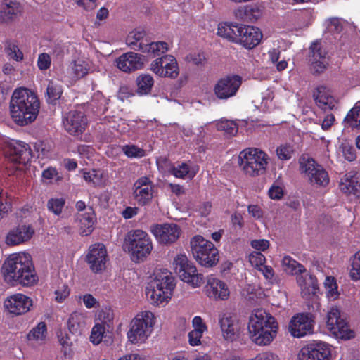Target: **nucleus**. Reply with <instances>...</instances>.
<instances>
[{
    "mask_svg": "<svg viewBox=\"0 0 360 360\" xmlns=\"http://www.w3.org/2000/svg\"><path fill=\"white\" fill-rule=\"evenodd\" d=\"M1 273L4 281L13 286H32L38 281L32 257L25 251L9 255L1 266Z\"/></svg>",
    "mask_w": 360,
    "mask_h": 360,
    "instance_id": "obj_1",
    "label": "nucleus"
},
{
    "mask_svg": "<svg viewBox=\"0 0 360 360\" xmlns=\"http://www.w3.org/2000/svg\"><path fill=\"white\" fill-rule=\"evenodd\" d=\"M40 101L33 91L20 87L12 94L9 111L12 120L19 126H26L34 122L39 115Z\"/></svg>",
    "mask_w": 360,
    "mask_h": 360,
    "instance_id": "obj_2",
    "label": "nucleus"
},
{
    "mask_svg": "<svg viewBox=\"0 0 360 360\" xmlns=\"http://www.w3.org/2000/svg\"><path fill=\"white\" fill-rule=\"evenodd\" d=\"M248 331L252 342L258 346H267L276 338L278 323L270 313L258 309L254 310L249 317Z\"/></svg>",
    "mask_w": 360,
    "mask_h": 360,
    "instance_id": "obj_3",
    "label": "nucleus"
},
{
    "mask_svg": "<svg viewBox=\"0 0 360 360\" xmlns=\"http://www.w3.org/2000/svg\"><path fill=\"white\" fill-rule=\"evenodd\" d=\"M175 287L176 279L170 271H157L145 288L146 300L154 307H165L172 300Z\"/></svg>",
    "mask_w": 360,
    "mask_h": 360,
    "instance_id": "obj_4",
    "label": "nucleus"
},
{
    "mask_svg": "<svg viewBox=\"0 0 360 360\" xmlns=\"http://www.w3.org/2000/svg\"><path fill=\"white\" fill-rule=\"evenodd\" d=\"M155 323L156 317L153 311H139L129 322L127 333L128 341L137 346L146 343L154 330Z\"/></svg>",
    "mask_w": 360,
    "mask_h": 360,
    "instance_id": "obj_5",
    "label": "nucleus"
},
{
    "mask_svg": "<svg viewBox=\"0 0 360 360\" xmlns=\"http://www.w3.org/2000/svg\"><path fill=\"white\" fill-rule=\"evenodd\" d=\"M269 155L257 148H248L238 155V165L245 175L257 177L266 173L269 165Z\"/></svg>",
    "mask_w": 360,
    "mask_h": 360,
    "instance_id": "obj_6",
    "label": "nucleus"
},
{
    "mask_svg": "<svg viewBox=\"0 0 360 360\" xmlns=\"http://www.w3.org/2000/svg\"><path fill=\"white\" fill-rule=\"evenodd\" d=\"M124 248L134 261H143L153 248L149 235L141 229L131 230L127 233L124 240Z\"/></svg>",
    "mask_w": 360,
    "mask_h": 360,
    "instance_id": "obj_7",
    "label": "nucleus"
},
{
    "mask_svg": "<svg viewBox=\"0 0 360 360\" xmlns=\"http://www.w3.org/2000/svg\"><path fill=\"white\" fill-rule=\"evenodd\" d=\"M191 250L195 259L205 267H211L219 261V252L214 244L200 235L193 236L190 241Z\"/></svg>",
    "mask_w": 360,
    "mask_h": 360,
    "instance_id": "obj_8",
    "label": "nucleus"
},
{
    "mask_svg": "<svg viewBox=\"0 0 360 360\" xmlns=\"http://www.w3.org/2000/svg\"><path fill=\"white\" fill-rule=\"evenodd\" d=\"M0 146L6 157L12 162L18 164L17 170H22L31 158L28 145L21 141L0 136Z\"/></svg>",
    "mask_w": 360,
    "mask_h": 360,
    "instance_id": "obj_9",
    "label": "nucleus"
},
{
    "mask_svg": "<svg viewBox=\"0 0 360 360\" xmlns=\"http://www.w3.org/2000/svg\"><path fill=\"white\" fill-rule=\"evenodd\" d=\"M300 173L316 188H326L330 179L325 169L308 155H303L299 159Z\"/></svg>",
    "mask_w": 360,
    "mask_h": 360,
    "instance_id": "obj_10",
    "label": "nucleus"
},
{
    "mask_svg": "<svg viewBox=\"0 0 360 360\" xmlns=\"http://www.w3.org/2000/svg\"><path fill=\"white\" fill-rule=\"evenodd\" d=\"M324 319L326 328L333 337L342 340H349L354 337V332L350 329L346 320L341 316L338 307H329Z\"/></svg>",
    "mask_w": 360,
    "mask_h": 360,
    "instance_id": "obj_11",
    "label": "nucleus"
},
{
    "mask_svg": "<svg viewBox=\"0 0 360 360\" xmlns=\"http://www.w3.org/2000/svg\"><path fill=\"white\" fill-rule=\"evenodd\" d=\"M33 305L34 301L32 297L22 292H15L5 298L3 307L7 316L15 318L29 313Z\"/></svg>",
    "mask_w": 360,
    "mask_h": 360,
    "instance_id": "obj_12",
    "label": "nucleus"
},
{
    "mask_svg": "<svg viewBox=\"0 0 360 360\" xmlns=\"http://www.w3.org/2000/svg\"><path fill=\"white\" fill-rule=\"evenodd\" d=\"M333 347L323 341H313L301 348L298 360H331Z\"/></svg>",
    "mask_w": 360,
    "mask_h": 360,
    "instance_id": "obj_13",
    "label": "nucleus"
},
{
    "mask_svg": "<svg viewBox=\"0 0 360 360\" xmlns=\"http://www.w3.org/2000/svg\"><path fill=\"white\" fill-rule=\"evenodd\" d=\"M150 70L160 77L175 79L179 74L178 63L172 55H165L153 60Z\"/></svg>",
    "mask_w": 360,
    "mask_h": 360,
    "instance_id": "obj_14",
    "label": "nucleus"
},
{
    "mask_svg": "<svg viewBox=\"0 0 360 360\" xmlns=\"http://www.w3.org/2000/svg\"><path fill=\"white\" fill-rule=\"evenodd\" d=\"M314 319L308 313H299L294 315L290 320L288 331L295 338H301L313 333Z\"/></svg>",
    "mask_w": 360,
    "mask_h": 360,
    "instance_id": "obj_15",
    "label": "nucleus"
},
{
    "mask_svg": "<svg viewBox=\"0 0 360 360\" xmlns=\"http://www.w3.org/2000/svg\"><path fill=\"white\" fill-rule=\"evenodd\" d=\"M34 226L28 223H19L8 230L5 237L8 246H18L29 242L34 236Z\"/></svg>",
    "mask_w": 360,
    "mask_h": 360,
    "instance_id": "obj_16",
    "label": "nucleus"
},
{
    "mask_svg": "<svg viewBox=\"0 0 360 360\" xmlns=\"http://www.w3.org/2000/svg\"><path fill=\"white\" fill-rule=\"evenodd\" d=\"M150 231L156 240L162 245L175 243L181 233L180 226L174 223L153 224L150 226Z\"/></svg>",
    "mask_w": 360,
    "mask_h": 360,
    "instance_id": "obj_17",
    "label": "nucleus"
},
{
    "mask_svg": "<svg viewBox=\"0 0 360 360\" xmlns=\"http://www.w3.org/2000/svg\"><path fill=\"white\" fill-rule=\"evenodd\" d=\"M90 69L87 60L84 58H77L70 63L68 66L64 69L60 77L63 82L70 84L85 77Z\"/></svg>",
    "mask_w": 360,
    "mask_h": 360,
    "instance_id": "obj_18",
    "label": "nucleus"
},
{
    "mask_svg": "<svg viewBox=\"0 0 360 360\" xmlns=\"http://www.w3.org/2000/svg\"><path fill=\"white\" fill-rule=\"evenodd\" d=\"M242 84L238 75H229L220 79L214 88V94L219 99H227L236 95Z\"/></svg>",
    "mask_w": 360,
    "mask_h": 360,
    "instance_id": "obj_19",
    "label": "nucleus"
},
{
    "mask_svg": "<svg viewBox=\"0 0 360 360\" xmlns=\"http://www.w3.org/2000/svg\"><path fill=\"white\" fill-rule=\"evenodd\" d=\"M311 68L317 73L323 72L328 65V53L321 41L311 43L309 56Z\"/></svg>",
    "mask_w": 360,
    "mask_h": 360,
    "instance_id": "obj_20",
    "label": "nucleus"
},
{
    "mask_svg": "<svg viewBox=\"0 0 360 360\" xmlns=\"http://www.w3.org/2000/svg\"><path fill=\"white\" fill-rule=\"evenodd\" d=\"M107 250L102 243H96L89 247L86 262L92 271L99 273L106 267Z\"/></svg>",
    "mask_w": 360,
    "mask_h": 360,
    "instance_id": "obj_21",
    "label": "nucleus"
},
{
    "mask_svg": "<svg viewBox=\"0 0 360 360\" xmlns=\"http://www.w3.org/2000/svg\"><path fill=\"white\" fill-rule=\"evenodd\" d=\"M153 184L146 176L137 179L133 186V196L139 205L148 204L153 198Z\"/></svg>",
    "mask_w": 360,
    "mask_h": 360,
    "instance_id": "obj_22",
    "label": "nucleus"
},
{
    "mask_svg": "<svg viewBox=\"0 0 360 360\" xmlns=\"http://www.w3.org/2000/svg\"><path fill=\"white\" fill-rule=\"evenodd\" d=\"M63 124L70 134L79 136L84 131L87 121L82 112L71 110L64 117Z\"/></svg>",
    "mask_w": 360,
    "mask_h": 360,
    "instance_id": "obj_23",
    "label": "nucleus"
},
{
    "mask_svg": "<svg viewBox=\"0 0 360 360\" xmlns=\"http://www.w3.org/2000/svg\"><path fill=\"white\" fill-rule=\"evenodd\" d=\"M218 322L222 336L226 340L233 341L238 337L240 325L233 314L230 312H223L219 315Z\"/></svg>",
    "mask_w": 360,
    "mask_h": 360,
    "instance_id": "obj_24",
    "label": "nucleus"
},
{
    "mask_svg": "<svg viewBox=\"0 0 360 360\" xmlns=\"http://www.w3.org/2000/svg\"><path fill=\"white\" fill-rule=\"evenodd\" d=\"M146 61L144 56L134 52H127L116 59V65L121 71L131 72L141 69Z\"/></svg>",
    "mask_w": 360,
    "mask_h": 360,
    "instance_id": "obj_25",
    "label": "nucleus"
},
{
    "mask_svg": "<svg viewBox=\"0 0 360 360\" xmlns=\"http://www.w3.org/2000/svg\"><path fill=\"white\" fill-rule=\"evenodd\" d=\"M205 292L208 297L213 300H226L230 295L227 285L219 278L210 276L207 278Z\"/></svg>",
    "mask_w": 360,
    "mask_h": 360,
    "instance_id": "obj_26",
    "label": "nucleus"
},
{
    "mask_svg": "<svg viewBox=\"0 0 360 360\" xmlns=\"http://www.w3.org/2000/svg\"><path fill=\"white\" fill-rule=\"evenodd\" d=\"M238 32L236 43H240L249 49L256 46L262 38L261 31L253 26L240 25Z\"/></svg>",
    "mask_w": 360,
    "mask_h": 360,
    "instance_id": "obj_27",
    "label": "nucleus"
},
{
    "mask_svg": "<svg viewBox=\"0 0 360 360\" xmlns=\"http://www.w3.org/2000/svg\"><path fill=\"white\" fill-rule=\"evenodd\" d=\"M297 283L302 297L317 300L319 288L317 280L314 276L309 274L297 275Z\"/></svg>",
    "mask_w": 360,
    "mask_h": 360,
    "instance_id": "obj_28",
    "label": "nucleus"
},
{
    "mask_svg": "<svg viewBox=\"0 0 360 360\" xmlns=\"http://www.w3.org/2000/svg\"><path fill=\"white\" fill-rule=\"evenodd\" d=\"M192 330L188 333V342L192 347L202 345V338L207 332L208 327L200 316H195L191 321Z\"/></svg>",
    "mask_w": 360,
    "mask_h": 360,
    "instance_id": "obj_29",
    "label": "nucleus"
},
{
    "mask_svg": "<svg viewBox=\"0 0 360 360\" xmlns=\"http://www.w3.org/2000/svg\"><path fill=\"white\" fill-rule=\"evenodd\" d=\"M179 278L193 288H199L204 283L202 274L198 273L196 266L191 262L176 273Z\"/></svg>",
    "mask_w": 360,
    "mask_h": 360,
    "instance_id": "obj_30",
    "label": "nucleus"
},
{
    "mask_svg": "<svg viewBox=\"0 0 360 360\" xmlns=\"http://www.w3.org/2000/svg\"><path fill=\"white\" fill-rule=\"evenodd\" d=\"M339 188L347 195L358 197L360 194V176L354 172H348L341 179Z\"/></svg>",
    "mask_w": 360,
    "mask_h": 360,
    "instance_id": "obj_31",
    "label": "nucleus"
},
{
    "mask_svg": "<svg viewBox=\"0 0 360 360\" xmlns=\"http://www.w3.org/2000/svg\"><path fill=\"white\" fill-rule=\"evenodd\" d=\"M79 232L83 236L89 235L94 229L96 221L94 211L91 207H88L85 212H78L77 215Z\"/></svg>",
    "mask_w": 360,
    "mask_h": 360,
    "instance_id": "obj_32",
    "label": "nucleus"
},
{
    "mask_svg": "<svg viewBox=\"0 0 360 360\" xmlns=\"http://www.w3.org/2000/svg\"><path fill=\"white\" fill-rule=\"evenodd\" d=\"M47 334L46 324L41 321L30 329L26 335V339L31 346L39 347L46 342Z\"/></svg>",
    "mask_w": 360,
    "mask_h": 360,
    "instance_id": "obj_33",
    "label": "nucleus"
},
{
    "mask_svg": "<svg viewBox=\"0 0 360 360\" xmlns=\"http://www.w3.org/2000/svg\"><path fill=\"white\" fill-rule=\"evenodd\" d=\"M22 11L21 5L15 0H3L0 10V20L4 22L13 20Z\"/></svg>",
    "mask_w": 360,
    "mask_h": 360,
    "instance_id": "obj_34",
    "label": "nucleus"
},
{
    "mask_svg": "<svg viewBox=\"0 0 360 360\" xmlns=\"http://www.w3.org/2000/svg\"><path fill=\"white\" fill-rule=\"evenodd\" d=\"M314 99L317 105L325 110L332 109L335 105V100L326 86L317 87L314 93Z\"/></svg>",
    "mask_w": 360,
    "mask_h": 360,
    "instance_id": "obj_35",
    "label": "nucleus"
},
{
    "mask_svg": "<svg viewBox=\"0 0 360 360\" xmlns=\"http://www.w3.org/2000/svg\"><path fill=\"white\" fill-rule=\"evenodd\" d=\"M169 172L176 178L184 179L188 177L193 179L198 172L197 166H191L187 163H179L169 168Z\"/></svg>",
    "mask_w": 360,
    "mask_h": 360,
    "instance_id": "obj_36",
    "label": "nucleus"
},
{
    "mask_svg": "<svg viewBox=\"0 0 360 360\" xmlns=\"http://www.w3.org/2000/svg\"><path fill=\"white\" fill-rule=\"evenodd\" d=\"M169 50L168 44L164 41L151 42L149 44L141 43L139 51L148 54L150 57L159 56Z\"/></svg>",
    "mask_w": 360,
    "mask_h": 360,
    "instance_id": "obj_37",
    "label": "nucleus"
},
{
    "mask_svg": "<svg viewBox=\"0 0 360 360\" xmlns=\"http://www.w3.org/2000/svg\"><path fill=\"white\" fill-rule=\"evenodd\" d=\"M240 25L226 22L218 24L217 35L232 42H237L238 30Z\"/></svg>",
    "mask_w": 360,
    "mask_h": 360,
    "instance_id": "obj_38",
    "label": "nucleus"
},
{
    "mask_svg": "<svg viewBox=\"0 0 360 360\" xmlns=\"http://www.w3.org/2000/svg\"><path fill=\"white\" fill-rule=\"evenodd\" d=\"M86 325V315L84 312L74 311L68 319V328L72 333H80Z\"/></svg>",
    "mask_w": 360,
    "mask_h": 360,
    "instance_id": "obj_39",
    "label": "nucleus"
},
{
    "mask_svg": "<svg viewBox=\"0 0 360 360\" xmlns=\"http://www.w3.org/2000/svg\"><path fill=\"white\" fill-rule=\"evenodd\" d=\"M136 82L137 94L139 96H143L150 92L154 84V79L149 74H141L137 77Z\"/></svg>",
    "mask_w": 360,
    "mask_h": 360,
    "instance_id": "obj_40",
    "label": "nucleus"
},
{
    "mask_svg": "<svg viewBox=\"0 0 360 360\" xmlns=\"http://www.w3.org/2000/svg\"><path fill=\"white\" fill-rule=\"evenodd\" d=\"M281 266L283 271L288 274L300 275L305 271V268L290 256L283 257Z\"/></svg>",
    "mask_w": 360,
    "mask_h": 360,
    "instance_id": "obj_41",
    "label": "nucleus"
},
{
    "mask_svg": "<svg viewBox=\"0 0 360 360\" xmlns=\"http://www.w3.org/2000/svg\"><path fill=\"white\" fill-rule=\"evenodd\" d=\"M84 181L93 186H101L105 183L103 173L99 169L83 170L81 172Z\"/></svg>",
    "mask_w": 360,
    "mask_h": 360,
    "instance_id": "obj_42",
    "label": "nucleus"
},
{
    "mask_svg": "<svg viewBox=\"0 0 360 360\" xmlns=\"http://www.w3.org/2000/svg\"><path fill=\"white\" fill-rule=\"evenodd\" d=\"M348 271L352 281H360V250L349 258Z\"/></svg>",
    "mask_w": 360,
    "mask_h": 360,
    "instance_id": "obj_43",
    "label": "nucleus"
},
{
    "mask_svg": "<svg viewBox=\"0 0 360 360\" xmlns=\"http://www.w3.org/2000/svg\"><path fill=\"white\" fill-rule=\"evenodd\" d=\"M53 288H54L55 300L57 302H63L70 295V290L68 283L60 278L54 281Z\"/></svg>",
    "mask_w": 360,
    "mask_h": 360,
    "instance_id": "obj_44",
    "label": "nucleus"
},
{
    "mask_svg": "<svg viewBox=\"0 0 360 360\" xmlns=\"http://www.w3.org/2000/svg\"><path fill=\"white\" fill-rule=\"evenodd\" d=\"M323 284L326 297L330 301L338 300L340 293L338 290V285L335 278L332 276H327L325 278Z\"/></svg>",
    "mask_w": 360,
    "mask_h": 360,
    "instance_id": "obj_45",
    "label": "nucleus"
},
{
    "mask_svg": "<svg viewBox=\"0 0 360 360\" xmlns=\"http://www.w3.org/2000/svg\"><path fill=\"white\" fill-rule=\"evenodd\" d=\"M217 129L224 131L227 135L234 136L237 134L239 124L234 121L221 119L215 122Z\"/></svg>",
    "mask_w": 360,
    "mask_h": 360,
    "instance_id": "obj_46",
    "label": "nucleus"
},
{
    "mask_svg": "<svg viewBox=\"0 0 360 360\" xmlns=\"http://www.w3.org/2000/svg\"><path fill=\"white\" fill-rule=\"evenodd\" d=\"M344 122L351 127L360 129V101L348 112Z\"/></svg>",
    "mask_w": 360,
    "mask_h": 360,
    "instance_id": "obj_47",
    "label": "nucleus"
},
{
    "mask_svg": "<svg viewBox=\"0 0 360 360\" xmlns=\"http://www.w3.org/2000/svg\"><path fill=\"white\" fill-rule=\"evenodd\" d=\"M145 36V32L141 29H136L130 32L126 39L127 44L131 49L139 50V44Z\"/></svg>",
    "mask_w": 360,
    "mask_h": 360,
    "instance_id": "obj_48",
    "label": "nucleus"
},
{
    "mask_svg": "<svg viewBox=\"0 0 360 360\" xmlns=\"http://www.w3.org/2000/svg\"><path fill=\"white\" fill-rule=\"evenodd\" d=\"M339 157L342 156L348 162H353L356 159V150L347 143H342L337 150Z\"/></svg>",
    "mask_w": 360,
    "mask_h": 360,
    "instance_id": "obj_49",
    "label": "nucleus"
},
{
    "mask_svg": "<svg viewBox=\"0 0 360 360\" xmlns=\"http://www.w3.org/2000/svg\"><path fill=\"white\" fill-rule=\"evenodd\" d=\"M285 193V186L280 180L275 181L268 190V196L271 200H281Z\"/></svg>",
    "mask_w": 360,
    "mask_h": 360,
    "instance_id": "obj_50",
    "label": "nucleus"
},
{
    "mask_svg": "<svg viewBox=\"0 0 360 360\" xmlns=\"http://www.w3.org/2000/svg\"><path fill=\"white\" fill-rule=\"evenodd\" d=\"M42 181L45 184H53L62 179V176L56 167H48L42 172Z\"/></svg>",
    "mask_w": 360,
    "mask_h": 360,
    "instance_id": "obj_51",
    "label": "nucleus"
},
{
    "mask_svg": "<svg viewBox=\"0 0 360 360\" xmlns=\"http://www.w3.org/2000/svg\"><path fill=\"white\" fill-rule=\"evenodd\" d=\"M61 94V86L53 82H49L46 89L47 101L50 103H54L60 98Z\"/></svg>",
    "mask_w": 360,
    "mask_h": 360,
    "instance_id": "obj_52",
    "label": "nucleus"
},
{
    "mask_svg": "<svg viewBox=\"0 0 360 360\" xmlns=\"http://www.w3.org/2000/svg\"><path fill=\"white\" fill-rule=\"evenodd\" d=\"M295 149L289 143L281 144L276 150L278 158L282 161L289 160L293 155Z\"/></svg>",
    "mask_w": 360,
    "mask_h": 360,
    "instance_id": "obj_53",
    "label": "nucleus"
},
{
    "mask_svg": "<svg viewBox=\"0 0 360 360\" xmlns=\"http://www.w3.org/2000/svg\"><path fill=\"white\" fill-rule=\"evenodd\" d=\"M6 54L15 61H21L23 59V53L14 41H7L5 46Z\"/></svg>",
    "mask_w": 360,
    "mask_h": 360,
    "instance_id": "obj_54",
    "label": "nucleus"
},
{
    "mask_svg": "<svg viewBox=\"0 0 360 360\" xmlns=\"http://www.w3.org/2000/svg\"><path fill=\"white\" fill-rule=\"evenodd\" d=\"M190 263H191V262L188 260L186 255L184 252H180L174 257L172 262V267L176 274Z\"/></svg>",
    "mask_w": 360,
    "mask_h": 360,
    "instance_id": "obj_55",
    "label": "nucleus"
},
{
    "mask_svg": "<svg viewBox=\"0 0 360 360\" xmlns=\"http://www.w3.org/2000/svg\"><path fill=\"white\" fill-rule=\"evenodd\" d=\"M122 151L129 158H141L146 155V152L143 148L134 144L124 146Z\"/></svg>",
    "mask_w": 360,
    "mask_h": 360,
    "instance_id": "obj_56",
    "label": "nucleus"
},
{
    "mask_svg": "<svg viewBox=\"0 0 360 360\" xmlns=\"http://www.w3.org/2000/svg\"><path fill=\"white\" fill-rule=\"evenodd\" d=\"M105 332V327L100 323H96L91 329L90 335V341L94 345H98L101 342L104 333Z\"/></svg>",
    "mask_w": 360,
    "mask_h": 360,
    "instance_id": "obj_57",
    "label": "nucleus"
},
{
    "mask_svg": "<svg viewBox=\"0 0 360 360\" xmlns=\"http://www.w3.org/2000/svg\"><path fill=\"white\" fill-rule=\"evenodd\" d=\"M327 28L330 32L340 33L348 26L346 21L342 19L333 18L327 20Z\"/></svg>",
    "mask_w": 360,
    "mask_h": 360,
    "instance_id": "obj_58",
    "label": "nucleus"
},
{
    "mask_svg": "<svg viewBox=\"0 0 360 360\" xmlns=\"http://www.w3.org/2000/svg\"><path fill=\"white\" fill-rule=\"evenodd\" d=\"M96 319L101 321V324L108 326L113 320V311L109 307L98 310L96 314Z\"/></svg>",
    "mask_w": 360,
    "mask_h": 360,
    "instance_id": "obj_59",
    "label": "nucleus"
},
{
    "mask_svg": "<svg viewBox=\"0 0 360 360\" xmlns=\"http://www.w3.org/2000/svg\"><path fill=\"white\" fill-rule=\"evenodd\" d=\"M65 203V200L63 198H51L47 202V207L54 214L59 215L62 212Z\"/></svg>",
    "mask_w": 360,
    "mask_h": 360,
    "instance_id": "obj_60",
    "label": "nucleus"
},
{
    "mask_svg": "<svg viewBox=\"0 0 360 360\" xmlns=\"http://www.w3.org/2000/svg\"><path fill=\"white\" fill-rule=\"evenodd\" d=\"M35 148L38 153V156L46 158H51L52 155L53 146L49 143L39 141L35 145Z\"/></svg>",
    "mask_w": 360,
    "mask_h": 360,
    "instance_id": "obj_61",
    "label": "nucleus"
},
{
    "mask_svg": "<svg viewBox=\"0 0 360 360\" xmlns=\"http://www.w3.org/2000/svg\"><path fill=\"white\" fill-rule=\"evenodd\" d=\"M249 262L252 266L259 269L266 262L265 257L259 252L254 251L249 255Z\"/></svg>",
    "mask_w": 360,
    "mask_h": 360,
    "instance_id": "obj_62",
    "label": "nucleus"
},
{
    "mask_svg": "<svg viewBox=\"0 0 360 360\" xmlns=\"http://www.w3.org/2000/svg\"><path fill=\"white\" fill-rule=\"evenodd\" d=\"M37 67L41 71H45L51 67V59L46 53H40L37 58Z\"/></svg>",
    "mask_w": 360,
    "mask_h": 360,
    "instance_id": "obj_63",
    "label": "nucleus"
},
{
    "mask_svg": "<svg viewBox=\"0 0 360 360\" xmlns=\"http://www.w3.org/2000/svg\"><path fill=\"white\" fill-rule=\"evenodd\" d=\"M186 60L188 63H191L195 65H202L205 60V56L203 53L194 52L186 56Z\"/></svg>",
    "mask_w": 360,
    "mask_h": 360,
    "instance_id": "obj_64",
    "label": "nucleus"
}]
</instances>
